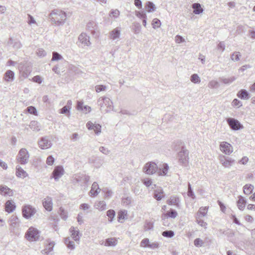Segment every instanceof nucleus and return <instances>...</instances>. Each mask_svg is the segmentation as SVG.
I'll return each instance as SVG.
<instances>
[{
  "label": "nucleus",
  "instance_id": "nucleus-1",
  "mask_svg": "<svg viewBox=\"0 0 255 255\" xmlns=\"http://www.w3.org/2000/svg\"><path fill=\"white\" fill-rule=\"evenodd\" d=\"M49 16L52 21L57 23L59 25L63 23L66 18V13L59 9L52 10Z\"/></svg>",
  "mask_w": 255,
  "mask_h": 255
},
{
  "label": "nucleus",
  "instance_id": "nucleus-2",
  "mask_svg": "<svg viewBox=\"0 0 255 255\" xmlns=\"http://www.w3.org/2000/svg\"><path fill=\"white\" fill-rule=\"evenodd\" d=\"M98 103L101 107V110L106 113L113 109L112 101L108 97H101L98 101Z\"/></svg>",
  "mask_w": 255,
  "mask_h": 255
},
{
  "label": "nucleus",
  "instance_id": "nucleus-3",
  "mask_svg": "<svg viewBox=\"0 0 255 255\" xmlns=\"http://www.w3.org/2000/svg\"><path fill=\"white\" fill-rule=\"evenodd\" d=\"M39 237V232L37 229L32 227H30L25 234V237L30 242L38 240Z\"/></svg>",
  "mask_w": 255,
  "mask_h": 255
},
{
  "label": "nucleus",
  "instance_id": "nucleus-4",
  "mask_svg": "<svg viewBox=\"0 0 255 255\" xmlns=\"http://www.w3.org/2000/svg\"><path fill=\"white\" fill-rule=\"evenodd\" d=\"M29 155L28 151L25 148H21L17 156V160L21 164H25L28 161Z\"/></svg>",
  "mask_w": 255,
  "mask_h": 255
},
{
  "label": "nucleus",
  "instance_id": "nucleus-5",
  "mask_svg": "<svg viewBox=\"0 0 255 255\" xmlns=\"http://www.w3.org/2000/svg\"><path fill=\"white\" fill-rule=\"evenodd\" d=\"M157 170L158 166L153 162H148L144 165L143 168V172L149 175H152L156 172L157 173Z\"/></svg>",
  "mask_w": 255,
  "mask_h": 255
},
{
  "label": "nucleus",
  "instance_id": "nucleus-6",
  "mask_svg": "<svg viewBox=\"0 0 255 255\" xmlns=\"http://www.w3.org/2000/svg\"><path fill=\"white\" fill-rule=\"evenodd\" d=\"M179 162L183 166H186L188 163V151L182 146L181 150L178 154Z\"/></svg>",
  "mask_w": 255,
  "mask_h": 255
},
{
  "label": "nucleus",
  "instance_id": "nucleus-7",
  "mask_svg": "<svg viewBox=\"0 0 255 255\" xmlns=\"http://www.w3.org/2000/svg\"><path fill=\"white\" fill-rule=\"evenodd\" d=\"M36 212V209L31 205H26L22 207V215L25 219H29L35 214Z\"/></svg>",
  "mask_w": 255,
  "mask_h": 255
},
{
  "label": "nucleus",
  "instance_id": "nucleus-8",
  "mask_svg": "<svg viewBox=\"0 0 255 255\" xmlns=\"http://www.w3.org/2000/svg\"><path fill=\"white\" fill-rule=\"evenodd\" d=\"M220 163L225 168H230L235 163V160L223 155L219 156Z\"/></svg>",
  "mask_w": 255,
  "mask_h": 255
},
{
  "label": "nucleus",
  "instance_id": "nucleus-9",
  "mask_svg": "<svg viewBox=\"0 0 255 255\" xmlns=\"http://www.w3.org/2000/svg\"><path fill=\"white\" fill-rule=\"evenodd\" d=\"M227 122L230 128L234 130H239L243 127L241 123L235 119L228 118Z\"/></svg>",
  "mask_w": 255,
  "mask_h": 255
},
{
  "label": "nucleus",
  "instance_id": "nucleus-10",
  "mask_svg": "<svg viewBox=\"0 0 255 255\" xmlns=\"http://www.w3.org/2000/svg\"><path fill=\"white\" fill-rule=\"evenodd\" d=\"M38 145L40 148L46 149L50 148L52 143L48 137L44 136L42 137L38 142Z\"/></svg>",
  "mask_w": 255,
  "mask_h": 255
},
{
  "label": "nucleus",
  "instance_id": "nucleus-11",
  "mask_svg": "<svg viewBox=\"0 0 255 255\" xmlns=\"http://www.w3.org/2000/svg\"><path fill=\"white\" fill-rule=\"evenodd\" d=\"M220 149L222 152L227 155H230L233 151L232 146L230 143L225 141L220 143Z\"/></svg>",
  "mask_w": 255,
  "mask_h": 255
},
{
  "label": "nucleus",
  "instance_id": "nucleus-12",
  "mask_svg": "<svg viewBox=\"0 0 255 255\" xmlns=\"http://www.w3.org/2000/svg\"><path fill=\"white\" fill-rule=\"evenodd\" d=\"M64 170L62 166H57L55 167L52 173V177L53 178L55 181H58L60 178L64 174Z\"/></svg>",
  "mask_w": 255,
  "mask_h": 255
},
{
  "label": "nucleus",
  "instance_id": "nucleus-13",
  "mask_svg": "<svg viewBox=\"0 0 255 255\" xmlns=\"http://www.w3.org/2000/svg\"><path fill=\"white\" fill-rule=\"evenodd\" d=\"M121 32V28L118 27L112 30L109 33V37L113 40H118Z\"/></svg>",
  "mask_w": 255,
  "mask_h": 255
},
{
  "label": "nucleus",
  "instance_id": "nucleus-14",
  "mask_svg": "<svg viewBox=\"0 0 255 255\" xmlns=\"http://www.w3.org/2000/svg\"><path fill=\"white\" fill-rule=\"evenodd\" d=\"M169 166L167 163L160 164L158 166L157 174L159 176H166L168 173Z\"/></svg>",
  "mask_w": 255,
  "mask_h": 255
},
{
  "label": "nucleus",
  "instance_id": "nucleus-15",
  "mask_svg": "<svg viewBox=\"0 0 255 255\" xmlns=\"http://www.w3.org/2000/svg\"><path fill=\"white\" fill-rule=\"evenodd\" d=\"M118 243V241L115 238H111L107 239L106 240H102L100 242V244L101 245H104L105 246L110 247L113 246L114 247L117 245Z\"/></svg>",
  "mask_w": 255,
  "mask_h": 255
},
{
  "label": "nucleus",
  "instance_id": "nucleus-16",
  "mask_svg": "<svg viewBox=\"0 0 255 255\" xmlns=\"http://www.w3.org/2000/svg\"><path fill=\"white\" fill-rule=\"evenodd\" d=\"M90 38L85 33H82L78 37L79 41L82 44V46H88L91 44L89 40Z\"/></svg>",
  "mask_w": 255,
  "mask_h": 255
},
{
  "label": "nucleus",
  "instance_id": "nucleus-17",
  "mask_svg": "<svg viewBox=\"0 0 255 255\" xmlns=\"http://www.w3.org/2000/svg\"><path fill=\"white\" fill-rule=\"evenodd\" d=\"M86 127L88 129H93L97 134H99L101 132V126L99 124H93L90 121L86 124Z\"/></svg>",
  "mask_w": 255,
  "mask_h": 255
},
{
  "label": "nucleus",
  "instance_id": "nucleus-18",
  "mask_svg": "<svg viewBox=\"0 0 255 255\" xmlns=\"http://www.w3.org/2000/svg\"><path fill=\"white\" fill-rule=\"evenodd\" d=\"M101 189L96 182H94L92 185L91 189L89 193L90 196H96L100 192Z\"/></svg>",
  "mask_w": 255,
  "mask_h": 255
},
{
  "label": "nucleus",
  "instance_id": "nucleus-19",
  "mask_svg": "<svg viewBox=\"0 0 255 255\" xmlns=\"http://www.w3.org/2000/svg\"><path fill=\"white\" fill-rule=\"evenodd\" d=\"M43 205L45 209L48 211L52 210V200L51 197L47 196L43 201Z\"/></svg>",
  "mask_w": 255,
  "mask_h": 255
},
{
  "label": "nucleus",
  "instance_id": "nucleus-20",
  "mask_svg": "<svg viewBox=\"0 0 255 255\" xmlns=\"http://www.w3.org/2000/svg\"><path fill=\"white\" fill-rule=\"evenodd\" d=\"M169 205H175L176 207H180V199L177 196H171L167 201Z\"/></svg>",
  "mask_w": 255,
  "mask_h": 255
},
{
  "label": "nucleus",
  "instance_id": "nucleus-21",
  "mask_svg": "<svg viewBox=\"0 0 255 255\" xmlns=\"http://www.w3.org/2000/svg\"><path fill=\"white\" fill-rule=\"evenodd\" d=\"M0 194L1 195L11 196L13 195V191L5 185L0 186Z\"/></svg>",
  "mask_w": 255,
  "mask_h": 255
},
{
  "label": "nucleus",
  "instance_id": "nucleus-22",
  "mask_svg": "<svg viewBox=\"0 0 255 255\" xmlns=\"http://www.w3.org/2000/svg\"><path fill=\"white\" fill-rule=\"evenodd\" d=\"M8 45H12L13 48L15 49H18L21 48L22 45L20 42L16 39H14L12 38H9L7 41Z\"/></svg>",
  "mask_w": 255,
  "mask_h": 255
},
{
  "label": "nucleus",
  "instance_id": "nucleus-23",
  "mask_svg": "<svg viewBox=\"0 0 255 255\" xmlns=\"http://www.w3.org/2000/svg\"><path fill=\"white\" fill-rule=\"evenodd\" d=\"M69 230L71 233V237L76 242L79 241L80 240V232L79 230L77 228L72 227Z\"/></svg>",
  "mask_w": 255,
  "mask_h": 255
},
{
  "label": "nucleus",
  "instance_id": "nucleus-24",
  "mask_svg": "<svg viewBox=\"0 0 255 255\" xmlns=\"http://www.w3.org/2000/svg\"><path fill=\"white\" fill-rule=\"evenodd\" d=\"M14 73L13 71L9 70L6 71L4 75L3 79L7 82H11L13 81Z\"/></svg>",
  "mask_w": 255,
  "mask_h": 255
},
{
  "label": "nucleus",
  "instance_id": "nucleus-25",
  "mask_svg": "<svg viewBox=\"0 0 255 255\" xmlns=\"http://www.w3.org/2000/svg\"><path fill=\"white\" fill-rule=\"evenodd\" d=\"M19 71L21 76H22L24 78H27L31 73V70L30 68L26 66L20 67L19 68Z\"/></svg>",
  "mask_w": 255,
  "mask_h": 255
},
{
  "label": "nucleus",
  "instance_id": "nucleus-26",
  "mask_svg": "<svg viewBox=\"0 0 255 255\" xmlns=\"http://www.w3.org/2000/svg\"><path fill=\"white\" fill-rule=\"evenodd\" d=\"M219 79L220 81L224 84L230 85L237 79V77L236 76H232L230 77H220Z\"/></svg>",
  "mask_w": 255,
  "mask_h": 255
},
{
  "label": "nucleus",
  "instance_id": "nucleus-27",
  "mask_svg": "<svg viewBox=\"0 0 255 255\" xmlns=\"http://www.w3.org/2000/svg\"><path fill=\"white\" fill-rule=\"evenodd\" d=\"M15 208V205L14 202L11 200H8L5 203L6 212L10 213L12 212Z\"/></svg>",
  "mask_w": 255,
  "mask_h": 255
},
{
  "label": "nucleus",
  "instance_id": "nucleus-28",
  "mask_svg": "<svg viewBox=\"0 0 255 255\" xmlns=\"http://www.w3.org/2000/svg\"><path fill=\"white\" fill-rule=\"evenodd\" d=\"M16 175L18 177L25 178L27 174L19 165H17L16 167Z\"/></svg>",
  "mask_w": 255,
  "mask_h": 255
},
{
  "label": "nucleus",
  "instance_id": "nucleus-29",
  "mask_svg": "<svg viewBox=\"0 0 255 255\" xmlns=\"http://www.w3.org/2000/svg\"><path fill=\"white\" fill-rule=\"evenodd\" d=\"M238 198L239 199L237 201V206L240 210H243L246 204V200L242 196H239Z\"/></svg>",
  "mask_w": 255,
  "mask_h": 255
},
{
  "label": "nucleus",
  "instance_id": "nucleus-30",
  "mask_svg": "<svg viewBox=\"0 0 255 255\" xmlns=\"http://www.w3.org/2000/svg\"><path fill=\"white\" fill-rule=\"evenodd\" d=\"M237 96L239 98L244 100H248L250 98L248 92L245 89H242L239 91L237 94Z\"/></svg>",
  "mask_w": 255,
  "mask_h": 255
},
{
  "label": "nucleus",
  "instance_id": "nucleus-31",
  "mask_svg": "<svg viewBox=\"0 0 255 255\" xmlns=\"http://www.w3.org/2000/svg\"><path fill=\"white\" fill-rule=\"evenodd\" d=\"M19 225V221L18 218L15 216H12L10 219V225L11 228L13 229L17 228Z\"/></svg>",
  "mask_w": 255,
  "mask_h": 255
},
{
  "label": "nucleus",
  "instance_id": "nucleus-32",
  "mask_svg": "<svg viewBox=\"0 0 255 255\" xmlns=\"http://www.w3.org/2000/svg\"><path fill=\"white\" fill-rule=\"evenodd\" d=\"M192 7L193 8V13L196 14H199L203 11V9L201 7V4L199 3H193Z\"/></svg>",
  "mask_w": 255,
  "mask_h": 255
},
{
  "label": "nucleus",
  "instance_id": "nucleus-33",
  "mask_svg": "<svg viewBox=\"0 0 255 255\" xmlns=\"http://www.w3.org/2000/svg\"><path fill=\"white\" fill-rule=\"evenodd\" d=\"M94 207L100 211H104L106 209V204L104 201H98L95 203Z\"/></svg>",
  "mask_w": 255,
  "mask_h": 255
},
{
  "label": "nucleus",
  "instance_id": "nucleus-34",
  "mask_svg": "<svg viewBox=\"0 0 255 255\" xmlns=\"http://www.w3.org/2000/svg\"><path fill=\"white\" fill-rule=\"evenodd\" d=\"M145 9L147 12H151L155 10L156 7L152 2L148 1L146 2Z\"/></svg>",
  "mask_w": 255,
  "mask_h": 255
},
{
  "label": "nucleus",
  "instance_id": "nucleus-35",
  "mask_svg": "<svg viewBox=\"0 0 255 255\" xmlns=\"http://www.w3.org/2000/svg\"><path fill=\"white\" fill-rule=\"evenodd\" d=\"M163 197V191L162 189H156L154 191V197L157 200H161Z\"/></svg>",
  "mask_w": 255,
  "mask_h": 255
},
{
  "label": "nucleus",
  "instance_id": "nucleus-36",
  "mask_svg": "<svg viewBox=\"0 0 255 255\" xmlns=\"http://www.w3.org/2000/svg\"><path fill=\"white\" fill-rule=\"evenodd\" d=\"M29 127L33 131H38L40 129L38 123L35 121H32L30 123Z\"/></svg>",
  "mask_w": 255,
  "mask_h": 255
},
{
  "label": "nucleus",
  "instance_id": "nucleus-37",
  "mask_svg": "<svg viewBox=\"0 0 255 255\" xmlns=\"http://www.w3.org/2000/svg\"><path fill=\"white\" fill-rule=\"evenodd\" d=\"M54 244L53 242H50L46 246L45 249L42 251V253L43 254L49 255V253L53 251Z\"/></svg>",
  "mask_w": 255,
  "mask_h": 255
},
{
  "label": "nucleus",
  "instance_id": "nucleus-38",
  "mask_svg": "<svg viewBox=\"0 0 255 255\" xmlns=\"http://www.w3.org/2000/svg\"><path fill=\"white\" fill-rule=\"evenodd\" d=\"M254 186L251 184H246L244 186V193L246 195H249L252 193Z\"/></svg>",
  "mask_w": 255,
  "mask_h": 255
},
{
  "label": "nucleus",
  "instance_id": "nucleus-39",
  "mask_svg": "<svg viewBox=\"0 0 255 255\" xmlns=\"http://www.w3.org/2000/svg\"><path fill=\"white\" fill-rule=\"evenodd\" d=\"M64 243L68 248L71 250H74L75 249L74 243L73 241H71L70 238H65Z\"/></svg>",
  "mask_w": 255,
  "mask_h": 255
},
{
  "label": "nucleus",
  "instance_id": "nucleus-40",
  "mask_svg": "<svg viewBox=\"0 0 255 255\" xmlns=\"http://www.w3.org/2000/svg\"><path fill=\"white\" fill-rule=\"evenodd\" d=\"M191 81L195 84H198L201 82V79L197 74H193L190 77Z\"/></svg>",
  "mask_w": 255,
  "mask_h": 255
},
{
  "label": "nucleus",
  "instance_id": "nucleus-41",
  "mask_svg": "<svg viewBox=\"0 0 255 255\" xmlns=\"http://www.w3.org/2000/svg\"><path fill=\"white\" fill-rule=\"evenodd\" d=\"M116 213L113 210H109L107 212V215L109 217V221L112 222L115 217Z\"/></svg>",
  "mask_w": 255,
  "mask_h": 255
},
{
  "label": "nucleus",
  "instance_id": "nucleus-42",
  "mask_svg": "<svg viewBox=\"0 0 255 255\" xmlns=\"http://www.w3.org/2000/svg\"><path fill=\"white\" fill-rule=\"evenodd\" d=\"M207 212V208L206 207H201L199 209V210L197 213V217H204L206 215Z\"/></svg>",
  "mask_w": 255,
  "mask_h": 255
},
{
  "label": "nucleus",
  "instance_id": "nucleus-43",
  "mask_svg": "<svg viewBox=\"0 0 255 255\" xmlns=\"http://www.w3.org/2000/svg\"><path fill=\"white\" fill-rule=\"evenodd\" d=\"M177 212L173 209H170L165 214V216H167L168 217H170L173 219L175 218L177 216Z\"/></svg>",
  "mask_w": 255,
  "mask_h": 255
},
{
  "label": "nucleus",
  "instance_id": "nucleus-44",
  "mask_svg": "<svg viewBox=\"0 0 255 255\" xmlns=\"http://www.w3.org/2000/svg\"><path fill=\"white\" fill-rule=\"evenodd\" d=\"M219 86V82L216 80L210 81L208 85V87L211 89L218 88Z\"/></svg>",
  "mask_w": 255,
  "mask_h": 255
},
{
  "label": "nucleus",
  "instance_id": "nucleus-45",
  "mask_svg": "<svg viewBox=\"0 0 255 255\" xmlns=\"http://www.w3.org/2000/svg\"><path fill=\"white\" fill-rule=\"evenodd\" d=\"M132 201V198L130 197H124L122 199V204L124 206H127L129 205Z\"/></svg>",
  "mask_w": 255,
  "mask_h": 255
},
{
  "label": "nucleus",
  "instance_id": "nucleus-46",
  "mask_svg": "<svg viewBox=\"0 0 255 255\" xmlns=\"http://www.w3.org/2000/svg\"><path fill=\"white\" fill-rule=\"evenodd\" d=\"M162 235L164 237L171 238L174 236V233L171 230L165 231L162 232Z\"/></svg>",
  "mask_w": 255,
  "mask_h": 255
},
{
  "label": "nucleus",
  "instance_id": "nucleus-47",
  "mask_svg": "<svg viewBox=\"0 0 255 255\" xmlns=\"http://www.w3.org/2000/svg\"><path fill=\"white\" fill-rule=\"evenodd\" d=\"M62 59V56L57 52H53L51 61H58Z\"/></svg>",
  "mask_w": 255,
  "mask_h": 255
},
{
  "label": "nucleus",
  "instance_id": "nucleus-48",
  "mask_svg": "<svg viewBox=\"0 0 255 255\" xmlns=\"http://www.w3.org/2000/svg\"><path fill=\"white\" fill-rule=\"evenodd\" d=\"M152 25L154 29L159 27L161 25L160 20L157 18H154L152 21Z\"/></svg>",
  "mask_w": 255,
  "mask_h": 255
},
{
  "label": "nucleus",
  "instance_id": "nucleus-49",
  "mask_svg": "<svg viewBox=\"0 0 255 255\" xmlns=\"http://www.w3.org/2000/svg\"><path fill=\"white\" fill-rule=\"evenodd\" d=\"M73 182L79 183L83 181V175L76 174L73 177Z\"/></svg>",
  "mask_w": 255,
  "mask_h": 255
},
{
  "label": "nucleus",
  "instance_id": "nucleus-50",
  "mask_svg": "<svg viewBox=\"0 0 255 255\" xmlns=\"http://www.w3.org/2000/svg\"><path fill=\"white\" fill-rule=\"evenodd\" d=\"M241 56V55L239 52H235L232 54L231 58L234 61H238Z\"/></svg>",
  "mask_w": 255,
  "mask_h": 255
},
{
  "label": "nucleus",
  "instance_id": "nucleus-51",
  "mask_svg": "<svg viewBox=\"0 0 255 255\" xmlns=\"http://www.w3.org/2000/svg\"><path fill=\"white\" fill-rule=\"evenodd\" d=\"M102 191L105 193V198H109L113 195V192L108 189L107 188H104L102 189Z\"/></svg>",
  "mask_w": 255,
  "mask_h": 255
},
{
  "label": "nucleus",
  "instance_id": "nucleus-52",
  "mask_svg": "<svg viewBox=\"0 0 255 255\" xmlns=\"http://www.w3.org/2000/svg\"><path fill=\"white\" fill-rule=\"evenodd\" d=\"M187 195L193 199H194L195 198V194L193 191V190L191 188V185L190 183H188V184Z\"/></svg>",
  "mask_w": 255,
  "mask_h": 255
},
{
  "label": "nucleus",
  "instance_id": "nucleus-53",
  "mask_svg": "<svg viewBox=\"0 0 255 255\" xmlns=\"http://www.w3.org/2000/svg\"><path fill=\"white\" fill-rule=\"evenodd\" d=\"M153 228V224L152 223L150 222H146L144 225V230L145 231H147L152 230Z\"/></svg>",
  "mask_w": 255,
  "mask_h": 255
},
{
  "label": "nucleus",
  "instance_id": "nucleus-54",
  "mask_svg": "<svg viewBox=\"0 0 255 255\" xmlns=\"http://www.w3.org/2000/svg\"><path fill=\"white\" fill-rule=\"evenodd\" d=\"M149 243L150 242H149V239L147 238H145L141 241L140 246V247H143V248H148Z\"/></svg>",
  "mask_w": 255,
  "mask_h": 255
},
{
  "label": "nucleus",
  "instance_id": "nucleus-55",
  "mask_svg": "<svg viewBox=\"0 0 255 255\" xmlns=\"http://www.w3.org/2000/svg\"><path fill=\"white\" fill-rule=\"evenodd\" d=\"M135 14L137 17L140 18L144 19L147 17L146 14L144 11H135Z\"/></svg>",
  "mask_w": 255,
  "mask_h": 255
},
{
  "label": "nucleus",
  "instance_id": "nucleus-56",
  "mask_svg": "<svg viewBox=\"0 0 255 255\" xmlns=\"http://www.w3.org/2000/svg\"><path fill=\"white\" fill-rule=\"evenodd\" d=\"M59 214L61 218L63 220H66L67 219L68 216L67 213L62 208H60Z\"/></svg>",
  "mask_w": 255,
  "mask_h": 255
},
{
  "label": "nucleus",
  "instance_id": "nucleus-57",
  "mask_svg": "<svg viewBox=\"0 0 255 255\" xmlns=\"http://www.w3.org/2000/svg\"><path fill=\"white\" fill-rule=\"evenodd\" d=\"M27 111L31 114L37 115V112L36 108L33 106H29L26 109Z\"/></svg>",
  "mask_w": 255,
  "mask_h": 255
},
{
  "label": "nucleus",
  "instance_id": "nucleus-58",
  "mask_svg": "<svg viewBox=\"0 0 255 255\" xmlns=\"http://www.w3.org/2000/svg\"><path fill=\"white\" fill-rule=\"evenodd\" d=\"M194 244L196 247H201L203 246L204 242L200 238H197L194 240Z\"/></svg>",
  "mask_w": 255,
  "mask_h": 255
},
{
  "label": "nucleus",
  "instance_id": "nucleus-59",
  "mask_svg": "<svg viewBox=\"0 0 255 255\" xmlns=\"http://www.w3.org/2000/svg\"><path fill=\"white\" fill-rule=\"evenodd\" d=\"M107 87L105 85H97L95 86V90L99 93L101 91H104L106 90Z\"/></svg>",
  "mask_w": 255,
  "mask_h": 255
},
{
  "label": "nucleus",
  "instance_id": "nucleus-60",
  "mask_svg": "<svg viewBox=\"0 0 255 255\" xmlns=\"http://www.w3.org/2000/svg\"><path fill=\"white\" fill-rule=\"evenodd\" d=\"M127 211H126V210L120 211L118 213L119 221H120V220L121 219H124L125 218V216L127 215Z\"/></svg>",
  "mask_w": 255,
  "mask_h": 255
},
{
  "label": "nucleus",
  "instance_id": "nucleus-61",
  "mask_svg": "<svg viewBox=\"0 0 255 255\" xmlns=\"http://www.w3.org/2000/svg\"><path fill=\"white\" fill-rule=\"evenodd\" d=\"M196 222L201 227L206 228L207 224L203 220L200 219V217H196Z\"/></svg>",
  "mask_w": 255,
  "mask_h": 255
},
{
  "label": "nucleus",
  "instance_id": "nucleus-62",
  "mask_svg": "<svg viewBox=\"0 0 255 255\" xmlns=\"http://www.w3.org/2000/svg\"><path fill=\"white\" fill-rule=\"evenodd\" d=\"M55 161L54 158L52 155H49L46 159V163L49 165H52Z\"/></svg>",
  "mask_w": 255,
  "mask_h": 255
},
{
  "label": "nucleus",
  "instance_id": "nucleus-63",
  "mask_svg": "<svg viewBox=\"0 0 255 255\" xmlns=\"http://www.w3.org/2000/svg\"><path fill=\"white\" fill-rule=\"evenodd\" d=\"M232 105L234 107H240L242 106V103L237 99H235L232 102Z\"/></svg>",
  "mask_w": 255,
  "mask_h": 255
},
{
  "label": "nucleus",
  "instance_id": "nucleus-64",
  "mask_svg": "<svg viewBox=\"0 0 255 255\" xmlns=\"http://www.w3.org/2000/svg\"><path fill=\"white\" fill-rule=\"evenodd\" d=\"M99 150L105 155H108L110 153V150L104 146H100L99 147Z\"/></svg>",
  "mask_w": 255,
  "mask_h": 255
}]
</instances>
